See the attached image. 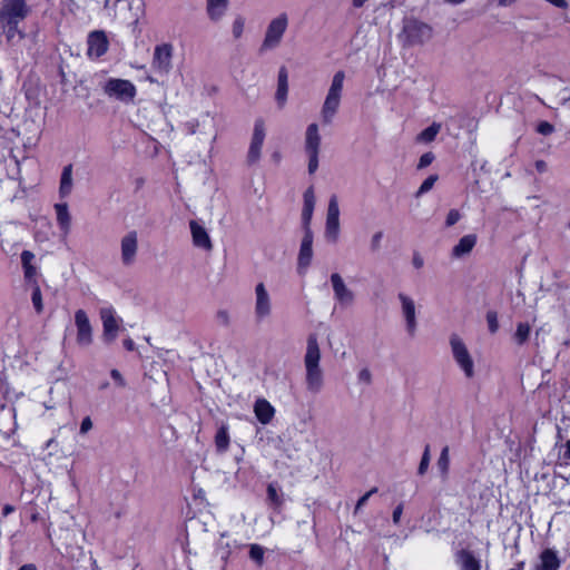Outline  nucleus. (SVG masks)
Returning <instances> with one entry per match:
<instances>
[{"mask_svg": "<svg viewBox=\"0 0 570 570\" xmlns=\"http://www.w3.org/2000/svg\"><path fill=\"white\" fill-rule=\"evenodd\" d=\"M438 180V176L436 175H432V176H429L420 186V188L417 189L416 191V197H421L422 195H424L425 193H428L429 190H431L435 184V181Z\"/></svg>", "mask_w": 570, "mask_h": 570, "instance_id": "nucleus-38", "label": "nucleus"}, {"mask_svg": "<svg viewBox=\"0 0 570 570\" xmlns=\"http://www.w3.org/2000/svg\"><path fill=\"white\" fill-rule=\"evenodd\" d=\"M14 511V507L11 504H6L3 507V515H8Z\"/></svg>", "mask_w": 570, "mask_h": 570, "instance_id": "nucleus-56", "label": "nucleus"}, {"mask_svg": "<svg viewBox=\"0 0 570 570\" xmlns=\"http://www.w3.org/2000/svg\"><path fill=\"white\" fill-rule=\"evenodd\" d=\"M265 136V122L264 120L258 119L254 124L250 145L247 153V160L249 164H255L261 159Z\"/></svg>", "mask_w": 570, "mask_h": 570, "instance_id": "nucleus-15", "label": "nucleus"}, {"mask_svg": "<svg viewBox=\"0 0 570 570\" xmlns=\"http://www.w3.org/2000/svg\"><path fill=\"white\" fill-rule=\"evenodd\" d=\"M456 563L461 570H481L480 560L469 550H461L456 554Z\"/></svg>", "mask_w": 570, "mask_h": 570, "instance_id": "nucleus-28", "label": "nucleus"}, {"mask_svg": "<svg viewBox=\"0 0 570 570\" xmlns=\"http://www.w3.org/2000/svg\"><path fill=\"white\" fill-rule=\"evenodd\" d=\"M434 156L432 153H425L420 157L417 167L420 169L428 167L433 161Z\"/></svg>", "mask_w": 570, "mask_h": 570, "instance_id": "nucleus-46", "label": "nucleus"}, {"mask_svg": "<svg viewBox=\"0 0 570 570\" xmlns=\"http://www.w3.org/2000/svg\"><path fill=\"white\" fill-rule=\"evenodd\" d=\"M31 301H32L36 312L38 314L42 313V311H43L42 295H41L40 287L38 285L33 287Z\"/></svg>", "mask_w": 570, "mask_h": 570, "instance_id": "nucleus-37", "label": "nucleus"}, {"mask_svg": "<svg viewBox=\"0 0 570 570\" xmlns=\"http://www.w3.org/2000/svg\"><path fill=\"white\" fill-rule=\"evenodd\" d=\"M461 218L460 213L456 209H451L446 215V226L455 225Z\"/></svg>", "mask_w": 570, "mask_h": 570, "instance_id": "nucleus-44", "label": "nucleus"}, {"mask_svg": "<svg viewBox=\"0 0 570 570\" xmlns=\"http://www.w3.org/2000/svg\"><path fill=\"white\" fill-rule=\"evenodd\" d=\"M560 567V560L557 551L552 549H546L540 554V561L535 567V570H558Z\"/></svg>", "mask_w": 570, "mask_h": 570, "instance_id": "nucleus-27", "label": "nucleus"}, {"mask_svg": "<svg viewBox=\"0 0 570 570\" xmlns=\"http://www.w3.org/2000/svg\"><path fill=\"white\" fill-rule=\"evenodd\" d=\"M316 204V197L313 187H308L303 195L302 223L304 229L311 228V222Z\"/></svg>", "mask_w": 570, "mask_h": 570, "instance_id": "nucleus-22", "label": "nucleus"}, {"mask_svg": "<svg viewBox=\"0 0 570 570\" xmlns=\"http://www.w3.org/2000/svg\"><path fill=\"white\" fill-rule=\"evenodd\" d=\"M76 343L79 347H88L94 342V328L86 311L77 309L73 315Z\"/></svg>", "mask_w": 570, "mask_h": 570, "instance_id": "nucleus-9", "label": "nucleus"}, {"mask_svg": "<svg viewBox=\"0 0 570 570\" xmlns=\"http://www.w3.org/2000/svg\"><path fill=\"white\" fill-rule=\"evenodd\" d=\"M487 324L491 333H495L499 328L498 315L495 312L490 311L487 313Z\"/></svg>", "mask_w": 570, "mask_h": 570, "instance_id": "nucleus-39", "label": "nucleus"}, {"mask_svg": "<svg viewBox=\"0 0 570 570\" xmlns=\"http://www.w3.org/2000/svg\"><path fill=\"white\" fill-rule=\"evenodd\" d=\"M57 224L62 235H68L71 228V215L67 203H57L53 206Z\"/></svg>", "mask_w": 570, "mask_h": 570, "instance_id": "nucleus-26", "label": "nucleus"}, {"mask_svg": "<svg viewBox=\"0 0 570 570\" xmlns=\"http://www.w3.org/2000/svg\"><path fill=\"white\" fill-rule=\"evenodd\" d=\"M273 299L267 286L259 282L254 288V315L259 322L265 321L272 316Z\"/></svg>", "mask_w": 570, "mask_h": 570, "instance_id": "nucleus-7", "label": "nucleus"}, {"mask_svg": "<svg viewBox=\"0 0 570 570\" xmlns=\"http://www.w3.org/2000/svg\"><path fill=\"white\" fill-rule=\"evenodd\" d=\"M566 456L570 459V440L566 444Z\"/></svg>", "mask_w": 570, "mask_h": 570, "instance_id": "nucleus-59", "label": "nucleus"}, {"mask_svg": "<svg viewBox=\"0 0 570 570\" xmlns=\"http://www.w3.org/2000/svg\"><path fill=\"white\" fill-rule=\"evenodd\" d=\"M124 346L128 350V351H134L135 350V343L131 338H126L124 341Z\"/></svg>", "mask_w": 570, "mask_h": 570, "instance_id": "nucleus-53", "label": "nucleus"}, {"mask_svg": "<svg viewBox=\"0 0 570 570\" xmlns=\"http://www.w3.org/2000/svg\"><path fill=\"white\" fill-rule=\"evenodd\" d=\"M267 499L275 509H279L283 504V497L278 488L273 483L267 487Z\"/></svg>", "mask_w": 570, "mask_h": 570, "instance_id": "nucleus-34", "label": "nucleus"}, {"mask_svg": "<svg viewBox=\"0 0 570 570\" xmlns=\"http://www.w3.org/2000/svg\"><path fill=\"white\" fill-rule=\"evenodd\" d=\"M92 429V421L89 416L82 419L80 423V434H86Z\"/></svg>", "mask_w": 570, "mask_h": 570, "instance_id": "nucleus-48", "label": "nucleus"}, {"mask_svg": "<svg viewBox=\"0 0 570 570\" xmlns=\"http://www.w3.org/2000/svg\"><path fill=\"white\" fill-rule=\"evenodd\" d=\"M313 232L311 228L304 229V235L301 242L298 257H297V271L299 274H304L312 264L313 259Z\"/></svg>", "mask_w": 570, "mask_h": 570, "instance_id": "nucleus-17", "label": "nucleus"}, {"mask_svg": "<svg viewBox=\"0 0 570 570\" xmlns=\"http://www.w3.org/2000/svg\"><path fill=\"white\" fill-rule=\"evenodd\" d=\"M110 376L115 381V384L118 387H125L126 386V381H125L122 374L118 370H111Z\"/></svg>", "mask_w": 570, "mask_h": 570, "instance_id": "nucleus-45", "label": "nucleus"}, {"mask_svg": "<svg viewBox=\"0 0 570 570\" xmlns=\"http://www.w3.org/2000/svg\"><path fill=\"white\" fill-rule=\"evenodd\" d=\"M357 381L361 384L368 385L372 381V373L368 368H362L357 373Z\"/></svg>", "mask_w": 570, "mask_h": 570, "instance_id": "nucleus-42", "label": "nucleus"}, {"mask_svg": "<svg viewBox=\"0 0 570 570\" xmlns=\"http://www.w3.org/2000/svg\"><path fill=\"white\" fill-rule=\"evenodd\" d=\"M144 13L142 0H118L119 18L127 24L138 22Z\"/></svg>", "mask_w": 570, "mask_h": 570, "instance_id": "nucleus-16", "label": "nucleus"}, {"mask_svg": "<svg viewBox=\"0 0 570 570\" xmlns=\"http://www.w3.org/2000/svg\"><path fill=\"white\" fill-rule=\"evenodd\" d=\"M35 259L33 253L30 250H23L21 253V262L24 271V277L31 279L36 275V267L32 265Z\"/></svg>", "mask_w": 570, "mask_h": 570, "instance_id": "nucleus-32", "label": "nucleus"}, {"mask_svg": "<svg viewBox=\"0 0 570 570\" xmlns=\"http://www.w3.org/2000/svg\"><path fill=\"white\" fill-rule=\"evenodd\" d=\"M403 33L410 45H423L432 39V28L417 20H409L404 23Z\"/></svg>", "mask_w": 570, "mask_h": 570, "instance_id": "nucleus-10", "label": "nucleus"}, {"mask_svg": "<svg viewBox=\"0 0 570 570\" xmlns=\"http://www.w3.org/2000/svg\"><path fill=\"white\" fill-rule=\"evenodd\" d=\"M430 459V450L429 446H426L417 469L419 474L423 475L428 471Z\"/></svg>", "mask_w": 570, "mask_h": 570, "instance_id": "nucleus-41", "label": "nucleus"}, {"mask_svg": "<svg viewBox=\"0 0 570 570\" xmlns=\"http://www.w3.org/2000/svg\"><path fill=\"white\" fill-rule=\"evenodd\" d=\"M253 412L261 424L267 425L273 421L276 410L269 401L258 397L254 402Z\"/></svg>", "mask_w": 570, "mask_h": 570, "instance_id": "nucleus-21", "label": "nucleus"}, {"mask_svg": "<svg viewBox=\"0 0 570 570\" xmlns=\"http://www.w3.org/2000/svg\"><path fill=\"white\" fill-rule=\"evenodd\" d=\"M381 238H382V233L374 234L373 237H372V244L374 246H379V244L381 242Z\"/></svg>", "mask_w": 570, "mask_h": 570, "instance_id": "nucleus-55", "label": "nucleus"}, {"mask_svg": "<svg viewBox=\"0 0 570 570\" xmlns=\"http://www.w3.org/2000/svg\"><path fill=\"white\" fill-rule=\"evenodd\" d=\"M229 9V0H204V10L207 19L219 23L225 19Z\"/></svg>", "mask_w": 570, "mask_h": 570, "instance_id": "nucleus-18", "label": "nucleus"}, {"mask_svg": "<svg viewBox=\"0 0 570 570\" xmlns=\"http://www.w3.org/2000/svg\"><path fill=\"white\" fill-rule=\"evenodd\" d=\"M547 1L554 4L556 7H559V8L567 7V2L564 0H547Z\"/></svg>", "mask_w": 570, "mask_h": 570, "instance_id": "nucleus-54", "label": "nucleus"}, {"mask_svg": "<svg viewBox=\"0 0 570 570\" xmlns=\"http://www.w3.org/2000/svg\"><path fill=\"white\" fill-rule=\"evenodd\" d=\"M445 1L451 4H459V3H462L464 0H445Z\"/></svg>", "mask_w": 570, "mask_h": 570, "instance_id": "nucleus-60", "label": "nucleus"}, {"mask_svg": "<svg viewBox=\"0 0 570 570\" xmlns=\"http://www.w3.org/2000/svg\"><path fill=\"white\" fill-rule=\"evenodd\" d=\"M538 131L544 136L550 135L553 131V126L547 121H542L538 126Z\"/></svg>", "mask_w": 570, "mask_h": 570, "instance_id": "nucleus-49", "label": "nucleus"}, {"mask_svg": "<svg viewBox=\"0 0 570 570\" xmlns=\"http://www.w3.org/2000/svg\"><path fill=\"white\" fill-rule=\"evenodd\" d=\"M375 492V490H371L361 497L356 503V510L361 509L368 500V498Z\"/></svg>", "mask_w": 570, "mask_h": 570, "instance_id": "nucleus-52", "label": "nucleus"}, {"mask_svg": "<svg viewBox=\"0 0 570 570\" xmlns=\"http://www.w3.org/2000/svg\"><path fill=\"white\" fill-rule=\"evenodd\" d=\"M341 232L338 199L333 195L328 200L324 238L332 244L338 240Z\"/></svg>", "mask_w": 570, "mask_h": 570, "instance_id": "nucleus-8", "label": "nucleus"}, {"mask_svg": "<svg viewBox=\"0 0 570 570\" xmlns=\"http://www.w3.org/2000/svg\"><path fill=\"white\" fill-rule=\"evenodd\" d=\"M174 46L168 42L155 47L151 66L160 75H168L173 68Z\"/></svg>", "mask_w": 570, "mask_h": 570, "instance_id": "nucleus-12", "label": "nucleus"}, {"mask_svg": "<svg viewBox=\"0 0 570 570\" xmlns=\"http://www.w3.org/2000/svg\"><path fill=\"white\" fill-rule=\"evenodd\" d=\"M523 566H524V563L520 562V563H518L517 568L511 569V570H523Z\"/></svg>", "mask_w": 570, "mask_h": 570, "instance_id": "nucleus-61", "label": "nucleus"}, {"mask_svg": "<svg viewBox=\"0 0 570 570\" xmlns=\"http://www.w3.org/2000/svg\"><path fill=\"white\" fill-rule=\"evenodd\" d=\"M345 72L340 70L332 77L325 99L321 108V119L324 125H330L341 107L344 90Z\"/></svg>", "mask_w": 570, "mask_h": 570, "instance_id": "nucleus-2", "label": "nucleus"}, {"mask_svg": "<svg viewBox=\"0 0 570 570\" xmlns=\"http://www.w3.org/2000/svg\"><path fill=\"white\" fill-rule=\"evenodd\" d=\"M322 136L317 124L312 122L306 127L304 135V151L307 157V170L313 175L318 169Z\"/></svg>", "mask_w": 570, "mask_h": 570, "instance_id": "nucleus-5", "label": "nucleus"}, {"mask_svg": "<svg viewBox=\"0 0 570 570\" xmlns=\"http://www.w3.org/2000/svg\"><path fill=\"white\" fill-rule=\"evenodd\" d=\"M397 298L401 304L405 331L410 336H414L417 331L416 304L411 296L403 293L399 294Z\"/></svg>", "mask_w": 570, "mask_h": 570, "instance_id": "nucleus-14", "label": "nucleus"}, {"mask_svg": "<svg viewBox=\"0 0 570 570\" xmlns=\"http://www.w3.org/2000/svg\"><path fill=\"white\" fill-rule=\"evenodd\" d=\"M449 344L452 358L459 370L465 379H473L476 374L475 362L463 338L458 334H452L449 338Z\"/></svg>", "mask_w": 570, "mask_h": 570, "instance_id": "nucleus-3", "label": "nucleus"}, {"mask_svg": "<svg viewBox=\"0 0 570 570\" xmlns=\"http://www.w3.org/2000/svg\"><path fill=\"white\" fill-rule=\"evenodd\" d=\"M230 438L228 433V426L223 424L216 432L215 435V446L219 453H224L227 451L229 446Z\"/></svg>", "mask_w": 570, "mask_h": 570, "instance_id": "nucleus-30", "label": "nucleus"}, {"mask_svg": "<svg viewBox=\"0 0 570 570\" xmlns=\"http://www.w3.org/2000/svg\"><path fill=\"white\" fill-rule=\"evenodd\" d=\"M439 468L442 470L443 473L448 472L449 469V454L448 449H443L440 459H439Z\"/></svg>", "mask_w": 570, "mask_h": 570, "instance_id": "nucleus-43", "label": "nucleus"}, {"mask_svg": "<svg viewBox=\"0 0 570 570\" xmlns=\"http://www.w3.org/2000/svg\"><path fill=\"white\" fill-rule=\"evenodd\" d=\"M249 557L258 563L263 562L264 549L258 544H252L249 549Z\"/></svg>", "mask_w": 570, "mask_h": 570, "instance_id": "nucleus-40", "label": "nucleus"}, {"mask_svg": "<svg viewBox=\"0 0 570 570\" xmlns=\"http://www.w3.org/2000/svg\"><path fill=\"white\" fill-rule=\"evenodd\" d=\"M100 318L102 323V338L107 343L116 340L121 327V318L117 315L112 307H102L100 309Z\"/></svg>", "mask_w": 570, "mask_h": 570, "instance_id": "nucleus-13", "label": "nucleus"}, {"mask_svg": "<svg viewBox=\"0 0 570 570\" xmlns=\"http://www.w3.org/2000/svg\"><path fill=\"white\" fill-rule=\"evenodd\" d=\"M28 14V8L23 0H7L3 4V16L9 23H18Z\"/></svg>", "mask_w": 570, "mask_h": 570, "instance_id": "nucleus-20", "label": "nucleus"}, {"mask_svg": "<svg viewBox=\"0 0 570 570\" xmlns=\"http://www.w3.org/2000/svg\"><path fill=\"white\" fill-rule=\"evenodd\" d=\"M287 28L288 16L286 13H279L274 17L266 27L261 45V51L268 52L278 48L283 41Z\"/></svg>", "mask_w": 570, "mask_h": 570, "instance_id": "nucleus-4", "label": "nucleus"}, {"mask_svg": "<svg viewBox=\"0 0 570 570\" xmlns=\"http://www.w3.org/2000/svg\"><path fill=\"white\" fill-rule=\"evenodd\" d=\"M277 85H288L287 71L284 68L278 72Z\"/></svg>", "mask_w": 570, "mask_h": 570, "instance_id": "nucleus-51", "label": "nucleus"}, {"mask_svg": "<svg viewBox=\"0 0 570 570\" xmlns=\"http://www.w3.org/2000/svg\"><path fill=\"white\" fill-rule=\"evenodd\" d=\"M18 570H37L32 563L23 564Z\"/></svg>", "mask_w": 570, "mask_h": 570, "instance_id": "nucleus-57", "label": "nucleus"}, {"mask_svg": "<svg viewBox=\"0 0 570 570\" xmlns=\"http://www.w3.org/2000/svg\"><path fill=\"white\" fill-rule=\"evenodd\" d=\"M73 187V178H72V166L67 165L63 167L60 178L59 185V195L61 198L68 197Z\"/></svg>", "mask_w": 570, "mask_h": 570, "instance_id": "nucleus-29", "label": "nucleus"}, {"mask_svg": "<svg viewBox=\"0 0 570 570\" xmlns=\"http://www.w3.org/2000/svg\"><path fill=\"white\" fill-rule=\"evenodd\" d=\"M104 92L111 99L130 104L137 96L136 86L127 79L109 78L102 86Z\"/></svg>", "mask_w": 570, "mask_h": 570, "instance_id": "nucleus-6", "label": "nucleus"}, {"mask_svg": "<svg viewBox=\"0 0 570 570\" xmlns=\"http://www.w3.org/2000/svg\"><path fill=\"white\" fill-rule=\"evenodd\" d=\"M189 226L193 236V244L204 250H210L213 245L207 230L195 220H191Z\"/></svg>", "mask_w": 570, "mask_h": 570, "instance_id": "nucleus-24", "label": "nucleus"}, {"mask_svg": "<svg viewBox=\"0 0 570 570\" xmlns=\"http://www.w3.org/2000/svg\"><path fill=\"white\" fill-rule=\"evenodd\" d=\"M321 347L315 335H311L306 342L304 354L305 384L311 393H318L324 386V372L321 366Z\"/></svg>", "mask_w": 570, "mask_h": 570, "instance_id": "nucleus-1", "label": "nucleus"}, {"mask_svg": "<svg viewBox=\"0 0 570 570\" xmlns=\"http://www.w3.org/2000/svg\"><path fill=\"white\" fill-rule=\"evenodd\" d=\"M108 48V41L104 32H92L88 38V55L90 57H101Z\"/></svg>", "mask_w": 570, "mask_h": 570, "instance_id": "nucleus-25", "label": "nucleus"}, {"mask_svg": "<svg viewBox=\"0 0 570 570\" xmlns=\"http://www.w3.org/2000/svg\"><path fill=\"white\" fill-rule=\"evenodd\" d=\"M121 262L125 265H131L138 252V235L136 232H129L120 240Z\"/></svg>", "mask_w": 570, "mask_h": 570, "instance_id": "nucleus-19", "label": "nucleus"}, {"mask_svg": "<svg viewBox=\"0 0 570 570\" xmlns=\"http://www.w3.org/2000/svg\"><path fill=\"white\" fill-rule=\"evenodd\" d=\"M246 19L243 16H236L232 22V35L234 39H240L244 35Z\"/></svg>", "mask_w": 570, "mask_h": 570, "instance_id": "nucleus-35", "label": "nucleus"}, {"mask_svg": "<svg viewBox=\"0 0 570 570\" xmlns=\"http://www.w3.org/2000/svg\"><path fill=\"white\" fill-rule=\"evenodd\" d=\"M517 0H499L500 6L508 7L511 6Z\"/></svg>", "mask_w": 570, "mask_h": 570, "instance_id": "nucleus-58", "label": "nucleus"}, {"mask_svg": "<svg viewBox=\"0 0 570 570\" xmlns=\"http://www.w3.org/2000/svg\"><path fill=\"white\" fill-rule=\"evenodd\" d=\"M402 513H403V504H399L394 509L393 514H392V519H393V523L394 524H399L400 523Z\"/></svg>", "mask_w": 570, "mask_h": 570, "instance_id": "nucleus-50", "label": "nucleus"}, {"mask_svg": "<svg viewBox=\"0 0 570 570\" xmlns=\"http://www.w3.org/2000/svg\"><path fill=\"white\" fill-rule=\"evenodd\" d=\"M440 130H441V125L434 122L417 135L416 141L420 144H429L435 139V137L440 132Z\"/></svg>", "mask_w": 570, "mask_h": 570, "instance_id": "nucleus-31", "label": "nucleus"}, {"mask_svg": "<svg viewBox=\"0 0 570 570\" xmlns=\"http://www.w3.org/2000/svg\"><path fill=\"white\" fill-rule=\"evenodd\" d=\"M530 333H531V326L528 323H519L517 325V330H515V333L513 336L514 341L519 345H522L529 340Z\"/></svg>", "mask_w": 570, "mask_h": 570, "instance_id": "nucleus-33", "label": "nucleus"}, {"mask_svg": "<svg viewBox=\"0 0 570 570\" xmlns=\"http://www.w3.org/2000/svg\"><path fill=\"white\" fill-rule=\"evenodd\" d=\"M334 299L341 307H350L355 303V292L345 283L338 273H333L330 277Z\"/></svg>", "mask_w": 570, "mask_h": 570, "instance_id": "nucleus-11", "label": "nucleus"}, {"mask_svg": "<svg viewBox=\"0 0 570 570\" xmlns=\"http://www.w3.org/2000/svg\"><path fill=\"white\" fill-rule=\"evenodd\" d=\"M288 96V85H277V89L275 92V100L278 108H284L287 102Z\"/></svg>", "mask_w": 570, "mask_h": 570, "instance_id": "nucleus-36", "label": "nucleus"}, {"mask_svg": "<svg viewBox=\"0 0 570 570\" xmlns=\"http://www.w3.org/2000/svg\"><path fill=\"white\" fill-rule=\"evenodd\" d=\"M412 266L415 269H421L424 266V258L420 253H414L412 256Z\"/></svg>", "mask_w": 570, "mask_h": 570, "instance_id": "nucleus-47", "label": "nucleus"}, {"mask_svg": "<svg viewBox=\"0 0 570 570\" xmlns=\"http://www.w3.org/2000/svg\"><path fill=\"white\" fill-rule=\"evenodd\" d=\"M476 235L468 234L462 236L459 242L452 247L451 256L453 258H462L468 256L476 245Z\"/></svg>", "mask_w": 570, "mask_h": 570, "instance_id": "nucleus-23", "label": "nucleus"}]
</instances>
